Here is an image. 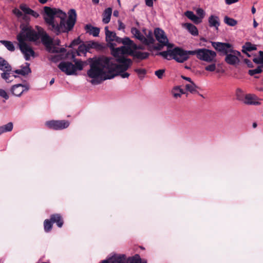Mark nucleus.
Returning a JSON list of instances; mask_svg holds the SVG:
<instances>
[{"label":"nucleus","instance_id":"f257e3e1","mask_svg":"<svg viewBox=\"0 0 263 263\" xmlns=\"http://www.w3.org/2000/svg\"><path fill=\"white\" fill-rule=\"evenodd\" d=\"M117 62L113 59L105 57L91 60L90 69L87 72L88 77L91 79L89 81L93 85H97L118 74L122 78H128L129 74L125 71L130 67V61Z\"/></svg>","mask_w":263,"mask_h":263},{"label":"nucleus","instance_id":"f03ea898","mask_svg":"<svg viewBox=\"0 0 263 263\" xmlns=\"http://www.w3.org/2000/svg\"><path fill=\"white\" fill-rule=\"evenodd\" d=\"M44 20L48 30L57 35L71 30L76 23L77 14L75 10L70 9L66 20V13L60 9L44 7Z\"/></svg>","mask_w":263,"mask_h":263},{"label":"nucleus","instance_id":"7ed1b4c3","mask_svg":"<svg viewBox=\"0 0 263 263\" xmlns=\"http://www.w3.org/2000/svg\"><path fill=\"white\" fill-rule=\"evenodd\" d=\"M105 31L106 40L110 44L111 54L116 59V61L125 63L126 61H129L130 66L132 61L126 57L132 54L134 50L140 49V47H138L129 37H119L115 32L109 31L107 26L105 27Z\"/></svg>","mask_w":263,"mask_h":263},{"label":"nucleus","instance_id":"20e7f679","mask_svg":"<svg viewBox=\"0 0 263 263\" xmlns=\"http://www.w3.org/2000/svg\"><path fill=\"white\" fill-rule=\"evenodd\" d=\"M22 27V31L17 35V40L20 50L25 60L28 61L31 57H34V52L30 45L26 43V41H36L39 39V35L35 30L27 25Z\"/></svg>","mask_w":263,"mask_h":263},{"label":"nucleus","instance_id":"39448f33","mask_svg":"<svg viewBox=\"0 0 263 263\" xmlns=\"http://www.w3.org/2000/svg\"><path fill=\"white\" fill-rule=\"evenodd\" d=\"M192 52L193 51L184 50L180 48H175L160 52L158 54L167 60L174 59L177 62L183 63L189 58L190 55H192Z\"/></svg>","mask_w":263,"mask_h":263},{"label":"nucleus","instance_id":"423d86ee","mask_svg":"<svg viewBox=\"0 0 263 263\" xmlns=\"http://www.w3.org/2000/svg\"><path fill=\"white\" fill-rule=\"evenodd\" d=\"M20 8L21 10L17 8L14 9L13 12L21 22V28L22 29V27H23L27 25L32 29L28 24L30 18L28 15H30L35 18H37L39 16V13L24 4L21 5Z\"/></svg>","mask_w":263,"mask_h":263},{"label":"nucleus","instance_id":"0eeeda50","mask_svg":"<svg viewBox=\"0 0 263 263\" xmlns=\"http://www.w3.org/2000/svg\"><path fill=\"white\" fill-rule=\"evenodd\" d=\"M37 31L35 32L38 34L39 39L41 37L43 44L45 46L47 50L51 53H65L66 49L64 48H59L52 43L49 36L44 31L41 27H37Z\"/></svg>","mask_w":263,"mask_h":263},{"label":"nucleus","instance_id":"6e6552de","mask_svg":"<svg viewBox=\"0 0 263 263\" xmlns=\"http://www.w3.org/2000/svg\"><path fill=\"white\" fill-rule=\"evenodd\" d=\"M83 66L84 64L81 61H76L75 64L68 61H62L58 65L59 68L68 76L76 74L78 70H82Z\"/></svg>","mask_w":263,"mask_h":263},{"label":"nucleus","instance_id":"1a4fd4ad","mask_svg":"<svg viewBox=\"0 0 263 263\" xmlns=\"http://www.w3.org/2000/svg\"><path fill=\"white\" fill-rule=\"evenodd\" d=\"M142 32L145 36L136 28L133 27L131 29V32L134 37L139 40L142 43L145 45L153 44L155 40L153 37V33L151 30L143 29Z\"/></svg>","mask_w":263,"mask_h":263},{"label":"nucleus","instance_id":"9d476101","mask_svg":"<svg viewBox=\"0 0 263 263\" xmlns=\"http://www.w3.org/2000/svg\"><path fill=\"white\" fill-rule=\"evenodd\" d=\"M192 55H196L197 58L203 61L208 63L216 62V53L211 50L206 48L198 49L193 50Z\"/></svg>","mask_w":263,"mask_h":263},{"label":"nucleus","instance_id":"9b49d317","mask_svg":"<svg viewBox=\"0 0 263 263\" xmlns=\"http://www.w3.org/2000/svg\"><path fill=\"white\" fill-rule=\"evenodd\" d=\"M52 223H56L58 227L61 228L63 224L61 216L59 214H53L51 216L50 220L46 219L44 222V230L49 232L52 229Z\"/></svg>","mask_w":263,"mask_h":263},{"label":"nucleus","instance_id":"f8f14e48","mask_svg":"<svg viewBox=\"0 0 263 263\" xmlns=\"http://www.w3.org/2000/svg\"><path fill=\"white\" fill-rule=\"evenodd\" d=\"M45 126L53 130H62L69 126V122L66 120H50L45 123Z\"/></svg>","mask_w":263,"mask_h":263},{"label":"nucleus","instance_id":"ddd939ff","mask_svg":"<svg viewBox=\"0 0 263 263\" xmlns=\"http://www.w3.org/2000/svg\"><path fill=\"white\" fill-rule=\"evenodd\" d=\"M212 45L215 49L225 55L233 50L232 45L230 43L212 42Z\"/></svg>","mask_w":263,"mask_h":263},{"label":"nucleus","instance_id":"4468645a","mask_svg":"<svg viewBox=\"0 0 263 263\" xmlns=\"http://www.w3.org/2000/svg\"><path fill=\"white\" fill-rule=\"evenodd\" d=\"M154 33L156 40L163 46L172 47V45L168 43V39L164 31L159 28H157L154 30Z\"/></svg>","mask_w":263,"mask_h":263},{"label":"nucleus","instance_id":"2eb2a0df","mask_svg":"<svg viewBox=\"0 0 263 263\" xmlns=\"http://www.w3.org/2000/svg\"><path fill=\"white\" fill-rule=\"evenodd\" d=\"M240 55V52L235 50H232L230 52L226 55L225 61L230 65H233L236 64L239 62L238 58Z\"/></svg>","mask_w":263,"mask_h":263},{"label":"nucleus","instance_id":"dca6fc26","mask_svg":"<svg viewBox=\"0 0 263 263\" xmlns=\"http://www.w3.org/2000/svg\"><path fill=\"white\" fill-rule=\"evenodd\" d=\"M29 89V86L27 84H17L13 85L10 91L13 96L20 97L23 92H27Z\"/></svg>","mask_w":263,"mask_h":263},{"label":"nucleus","instance_id":"f3484780","mask_svg":"<svg viewBox=\"0 0 263 263\" xmlns=\"http://www.w3.org/2000/svg\"><path fill=\"white\" fill-rule=\"evenodd\" d=\"M243 103L246 104L251 105L260 104L259 98L256 95L251 93L245 95Z\"/></svg>","mask_w":263,"mask_h":263},{"label":"nucleus","instance_id":"a211bd4d","mask_svg":"<svg viewBox=\"0 0 263 263\" xmlns=\"http://www.w3.org/2000/svg\"><path fill=\"white\" fill-rule=\"evenodd\" d=\"M108 263H127L125 254H115L107 259Z\"/></svg>","mask_w":263,"mask_h":263},{"label":"nucleus","instance_id":"6ab92c4d","mask_svg":"<svg viewBox=\"0 0 263 263\" xmlns=\"http://www.w3.org/2000/svg\"><path fill=\"white\" fill-rule=\"evenodd\" d=\"M208 22L210 27L214 28L216 31L218 30V28L220 26V20L218 16L211 15L209 17Z\"/></svg>","mask_w":263,"mask_h":263},{"label":"nucleus","instance_id":"aec40b11","mask_svg":"<svg viewBox=\"0 0 263 263\" xmlns=\"http://www.w3.org/2000/svg\"><path fill=\"white\" fill-rule=\"evenodd\" d=\"M171 93L175 99H178L185 94V91L180 86H176L172 88Z\"/></svg>","mask_w":263,"mask_h":263},{"label":"nucleus","instance_id":"412c9836","mask_svg":"<svg viewBox=\"0 0 263 263\" xmlns=\"http://www.w3.org/2000/svg\"><path fill=\"white\" fill-rule=\"evenodd\" d=\"M188 31L193 35L197 36L198 34V30L197 27L191 23H184L182 25Z\"/></svg>","mask_w":263,"mask_h":263},{"label":"nucleus","instance_id":"4be33fe9","mask_svg":"<svg viewBox=\"0 0 263 263\" xmlns=\"http://www.w3.org/2000/svg\"><path fill=\"white\" fill-rule=\"evenodd\" d=\"M111 14V8L109 7L105 9L103 13L102 22L103 23L108 24L110 22Z\"/></svg>","mask_w":263,"mask_h":263},{"label":"nucleus","instance_id":"5701e85b","mask_svg":"<svg viewBox=\"0 0 263 263\" xmlns=\"http://www.w3.org/2000/svg\"><path fill=\"white\" fill-rule=\"evenodd\" d=\"M184 15L186 16L189 19L193 21L194 23L198 24L201 23L200 18H198L197 15H196L193 12L191 11H186L184 13Z\"/></svg>","mask_w":263,"mask_h":263},{"label":"nucleus","instance_id":"b1692460","mask_svg":"<svg viewBox=\"0 0 263 263\" xmlns=\"http://www.w3.org/2000/svg\"><path fill=\"white\" fill-rule=\"evenodd\" d=\"M85 28L87 32L93 36H98L99 34L100 29L98 27H95L91 25L87 24L85 26Z\"/></svg>","mask_w":263,"mask_h":263},{"label":"nucleus","instance_id":"393cba45","mask_svg":"<svg viewBox=\"0 0 263 263\" xmlns=\"http://www.w3.org/2000/svg\"><path fill=\"white\" fill-rule=\"evenodd\" d=\"M185 88L186 91L191 93H196L198 92V87L193 82H191L185 85Z\"/></svg>","mask_w":263,"mask_h":263},{"label":"nucleus","instance_id":"a878e982","mask_svg":"<svg viewBox=\"0 0 263 263\" xmlns=\"http://www.w3.org/2000/svg\"><path fill=\"white\" fill-rule=\"evenodd\" d=\"M0 70L2 71H11V66L4 58L0 57Z\"/></svg>","mask_w":263,"mask_h":263},{"label":"nucleus","instance_id":"bb28decb","mask_svg":"<svg viewBox=\"0 0 263 263\" xmlns=\"http://www.w3.org/2000/svg\"><path fill=\"white\" fill-rule=\"evenodd\" d=\"M14 73L22 76H25L31 72V70L29 68V64L26 63V65L22 67V68L15 70Z\"/></svg>","mask_w":263,"mask_h":263},{"label":"nucleus","instance_id":"cd10ccee","mask_svg":"<svg viewBox=\"0 0 263 263\" xmlns=\"http://www.w3.org/2000/svg\"><path fill=\"white\" fill-rule=\"evenodd\" d=\"M1 74V77L5 81V82L7 83H11L13 80V78H16L15 76H11L9 72L10 71H3Z\"/></svg>","mask_w":263,"mask_h":263},{"label":"nucleus","instance_id":"c85d7f7f","mask_svg":"<svg viewBox=\"0 0 263 263\" xmlns=\"http://www.w3.org/2000/svg\"><path fill=\"white\" fill-rule=\"evenodd\" d=\"M127 263H147L146 260L142 261L140 256L136 254L133 257H126Z\"/></svg>","mask_w":263,"mask_h":263},{"label":"nucleus","instance_id":"c756f323","mask_svg":"<svg viewBox=\"0 0 263 263\" xmlns=\"http://www.w3.org/2000/svg\"><path fill=\"white\" fill-rule=\"evenodd\" d=\"M13 125L12 122H9L8 123L0 126V135L2 134L11 132L13 129Z\"/></svg>","mask_w":263,"mask_h":263},{"label":"nucleus","instance_id":"7c9ffc66","mask_svg":"<svg viewBox=\"0 0 263 263\" xmlns=\"http://www.w3.org/2000/svg\"><path fill=\"white\" fill-rule=\"evenodd\" d=\"M256 45L251 44L250 42H247L242 46V52L243 53H246V51H251L256 50Z\"/></svg>","mask_w":263,"mask_h":263},{"label":"nucleus","instance_id":"2f4dec72","mask_svg":"<svg viewBox=\"0 0 263 263\" xmlns=\"http://www.w3.org/2000/svg\"><path fill=\"white\" fill-rule=\"evenodd\" d=\"M0 43L3 45L10 51H13L15 50L14 44L11 41L0 40Z\"/></svg>","mask_w":263,"mask_h":263},{"label":"nucleus","instance_id":"473e14b6","mask_svg":"<svg viewBox=\"0 0 263 263\" xmlns=\"http://www.w3.org/2000/svg\"><path fill=\"white\" fill-rule=\"evenodd\" d=\"M224 22L230 26H234L237 24V21L228 16H225L224 18Z\"/></svg>","mask_w":263,"mask_h":263},{"label":"nucleus","instance_id":"72a5a7b5","mask_svg":"<svg viewBox=\"0 0 263 263\" xmlns=\"http://www.w3.org/2000/svg\"><path fill=\"white\" fill-rule=\"evenodd\" d=\"M236 93L237 99L243 102L245 95L243 90L240 88H237Z\"/></svg>","mask_w":263,"mask_h":263},{"label":"nucleus","instance_id":"f704fd0d","mask_svg":"<svg viewBox=\"0 0 263 263\" xmlns=\"http://www.w3.org/2000/svg\"><path fill=\"white\" fill-rule=\"evenodd\" d=\"M263 66H258L256 69L249 70L248 72L250 76H254L255 74L260 73L262 72Z\"/></svg>","mask_w":263,"mask_h":263},{"label":"nucleus","instance_id":"c9c22d12","mask_svg":"<svg viewBox=\"0 0 263 263\" xmlns=\"http://www.w3.org/2000/svg\"><path fill=\"white\" fill-rule=\"evenodd\" d=\"M149 55V53L146 52H137L135 53V56L138 59H145L147 58Z\"/></svg>","mask_w":263,"mask_h":263},{"label":"nucleus","instance_id":"e433bc0d","mask_svg":"<svg viewBox=\"0 0 263 263\" xmlns=\"http://www.w3.org/2000/svg\"><path fill=\"white\" fill-rule=\"evenodd\" d=\"M87 51V49L85 45H81L79 46L77 53L78 55H80L81 53H85Z\"/></svg>","mask_w":263,"mask_h":263},{"label":"nucleus","instance_id":"4c0bfd02","mask_svg":"<svg viewBox=\"0 0 263 263\" xmlns=\"http://www.w3.org/2000/svg\"><path fill=\"white\" fill-rule=\"evenodd\" d=\"M63 57L61 55H51L49 57V59L53 62L56 63L61 60Z\"/></svg>","mask_w":263,"mask_h":263},{"label":"nucleus","instance_id":"58836bf2","mask_svg":"<svg viewBox=\"0 0 263 263\" xmlns=\"http://www.w3.org/2000/svg\"><path fill=\"white\" fill-rule=\"evenodd\" d=\"M196 13L198 15V17L200 18L201 22H202V18L204 17L205 15L204 11L201 8H198L196 11Z\"/></svg>","mask_w":263,"mask_h":263},{"label":"nucleus","instance_id":"ea45409f","mask_svg":"<svg viewBox=\"0 0 263 263\" xmlns=\"http://www.w3.org/2000/svg\"><path fill=\"white\" fill-rule=\"evenodd\" d=\"M216 66L215 63H212L210 65H208L205 67V69L206 71L213 72L216 70Z\"/></svg>","mask_w":263,"mask_h":263},{"label":"nucleus","instance_id":"a19ab883","mask_svg":"<svg viewBox=\"0 0 263 263\" xmlns=\"http://www.w3.org/2000/svg\"><path fill=\"white\" fill-rule=\"evenodd\" d=\"M164 72V69H159L155 72V74L158 77V78L160 79L162 78Z\"/></svg>","mask_w":263,"mask_h":263},{"label":"nucleus","instance_id":"79ce46f5","mask_svg":"<svg viewBox=\"0 0 263 263\" xmlns=\"http://www.w3.org/2000/svg\"><path fill=\"white\" fill-rule=\"evenodd\" d=\"M135 71L138 74L139 77H143L146 73L145 70L142 68L136 69Z\"/></svg>","mask_w":263,"mask_h":263},{"label":"nucleus","instance_id":"37998d69","mask_svg":"<svg viewBox=\"0 0 263 263\" xmlns=\"http://www.w3.org/2000/svg\"><path fill=\"white\" fill-rule=\"evenodd\" d=\"M0 96L5 99L6 100L8 99L9 96L6 91L2 89H0Z\"/></svg>","mask_w":263,"mask_h":263},{"label":"nucleus","instance_id":"c03bdc74","mask_svg":"<svg viewBox=\"0 0 263 263\" xmlns=\"http://www.w3.org/2000/svg\"><path fill=\"white\" fill-rule=\"evenodd\" d=\"M253 62L256 64H262V60H261L260 57L257 58H254L253 59Z\"/></svg>","mask_w":263,"mask_h":263},{"label":"nucleus","instance_id":"a18cd8bd","mask_svg":"<svg viewBox=\"0 0 263 263\" xmlns=\"http://www.w3.org/2000/svg\"><path fill=\"white\" fill-rule=\"evenodd\" d=\"M238 0H225L226 3L227 5H231L232 4L237 2Z\"/></svg>","mask_w":263,"mask_h":263},{"label":"nucleus","instance_id":"49530a36","mask_svg":"<svg viewBox=\"0 0 263 263\" xmlns=\"http://www.w3.org/2000/svg\"><path fill=\"white\" fill-rule=\"evenodd\" d=\"M118 24H119V27H118L119 30L124 29L125 25L120 21H118Z\"/></svg>","mask_w":263,"mask_h":263},{"label":"nucleus","instance_id":"de8ad7c7","mask_svg":"<svg viewBox=\"0 0 263 263\" xmlns=\"http://www.w3.org/2000/svg\"><path fill=\"white\" fill-rule=\"evenodd\" d=\"M245 62L248 65L249 67H253V65L250 60H249L248 59H245Z\"/></svg>","mask_w":263,"mask_h":263},{"label":"nucleus","instance_id":"09e8293b","mask_svg":"<svg viewBox=\"0 0 263 263\" xmlns=\"http://www.w3.org/2000/svg\"><path fill=\"white\" fill-rule=\"evenodd\" d=\"M181 78L184 79V80H185L186 81H187L189 82V83H191V82H193L191 80V79L189 77H185L184 76H181Z\"/></svg>","mask_w":263,"mask_h":263},{"label":"nucleus","instance_id":"8fccbe9b","mask_svg":"<svg viewBox=\"0 0 263 263\" xmlns=\"http://www.w3.org/2000/svg\"><path fill=\"white\" fill-rule=\"evenodd\" d=\"M79 44V41L78 40H74L72 42V43L70 44V46L72 47L73 46H75L76 45H78Z\"/></svg>","mask_w":263,"mask_h":263},{"label":"nucleus","instance_id":"3c124183","mask_svg":"<svg viewBox=\"0 0 263 263\" xmlns=\"http://www.w3.org/2000/svg\"><path fill=\"white\" fill-rule=\"evenodd\" d=\"M119 11L118 10H115L113 12L114 16L118 17L119 16Z\"/></svg>","mask_w":263,"mask_h":263},{"label":"nucleus","instance_id":"603ef678","mask_svg":"<svg viewBox=\"0 0 263 263\" xmlns=\"http://www.w3.org/2000/svg\"><path fill=\"white\" fill-rule=\"evenodd\" d=\"M259 55L261 60H262L263 62V51H260L259 52Z\"/></svg>","mask_w":263,"mask_h":263},{"label":"nucleus","instance_id":"864d4df0","mask_svg":"<svg viewBox=\"0 0 263 263\" xmlns=\"http://www.w3.org/2000/svg\"><path fill=\"white\" fill-rule=\"evenodd\" d=\"M258 23H257V22L256 21V20L255 19L253 20V27L254 28H256L258 26Z\"/></svg>","mask_w":263,"mask_h":263},{"label":"nucleus","instance_id":"5fc2aeb1","mask_svg":"<svg viewBox=\"0 0 263 263\" xmlns=\"http://www.w3.org/2000/svg\"><path fill=\"white\" fill-rule=\"evenodd\" d=\"M38 1L40 3H41L42 4H44L47 2L48 0H38Z\"/></svg>","mask_w":263,"mask_h":263},{"label":"nucleus","instance_id":"6e6d98bb","mask_svg":"<svg viewBox=\"0 0 263 263\" xmlns=\"http://www.w3.org/2000/svg\"><path fill=\"white\" fill-rule=\"evenodd\" d=\"M251 11L253 14H254L256 12V9L254 7H252L251 9Z\"/></svg>","mask_w":263,"mask_h":263},{"label":"nucleus","instance_id":"4d7b16f0","mask_svg":"<svg viewBox=\"0 0 263 263\" xmlns=\"http://www.w3.org/2000/svg\"><path fill=\"white\" fill-rule=\"evenodd\" d=\"M92 2L95 4H98L99 3V0H92Z\"/></svg>","mask_w":263,"mask_h":263},{"label":"nucleus","instance_id":"13d9d810","mask_svg":"<svg viewBox=\"0 0 263 263\" xmlns=\"http://www.w3.org/2000/svg\"><path fill=\"white\" fill-rule=\"evenodd\" d=\"M54 82V79L53 78L52 79L50 82H49V84L50 85H51L52 84H53V83Z\"/></svg>","mask_w":263,"mask_h":263},{"label":"nucleus","instance_id":"bf43d9fd","mask_svg":"<svg viewBox=\"0 0 263 263\" xmlns=\"http://www.w3.org/2000/svg\"><path fill=\"white\" fill-rule=\"evenodd\" d=\"M100 263H108V260L107 259L104 260L102 261Z\"/></svg>","mask_w":263,"mask_h":263},{"label":"nucleus","instance_id":"052dcab7","mask_svg":"<svg viewBox=\"0 0 263 263\" xmlns=\"http://www.w3.org/2000/svg\"><path fill=\"white\" fill-rule=\"evenodd\" d=\"M252 126L253 128H256L257 127V124L256 123H253Z\"/></svg>","mask_w":263,"mask_h":263},{"label":"nucleus","instance_id":"680f3d73","mask_svg":"<svg viewBox=\"0 0 263 263\" xmlns=\"http://www.w3.org/2000/svg\"><path fill=\"white\" fill-rule=\"evenodd\" d=\"M60 42V41H59V40H57V41H55L56 44H57V45H59Z\"/></svg>","mask_w":263,"mask_h":263},{"label":"nucleus","instance_id":"e2e57ef3","mask_svg":"<svg viewBox=\"0 0 263 263\" xmlns=\"http://www.w3.org/2000/svg\"><path fill=\"white\" fill-rule=\"evenodd\" d=\"M248 51H246V53H245L248 57H250V55L249 54V53H248L247 52Z\"/></svg>","mask_w":263,"mask_h":263},{"label":"nucleus","instance_id":"0e129e2a","mask_svg":"<svg viewBox=\"0 0 263 263\" xmlns=\"http://www.w3.org/2000/svg\"><path fill=\"white\" fill-rule=\"evenodd\" d=\"M185 68H186V69H189V68H189V67H187V66H185Z\"/></svg>","mask_w":263,"mask_h":263},{"label":"nucleus","instance_id":"69168bd1","mask_svg":"<svg viewBox=\"0 0 263 263\" xmlns=\"http://www.w3.org/2000/svg\"><path fill=\"white\" fill-rule=\"evenodd\" d=\"M118 2L119 3H120V0H118Z\"/></svg>","mask_w":263,"mask_h":263},{"label":"nucleus","instance_id":"338daca9","mask_svg":"<svg viewBox=\"0 0 263 263\" xmlns=\"http://www.w3.org/2000/svg\"><path fill=\"white\" fill-rule=\"evenodd\" d=\"M42 263H47V262H42Z\"/></svg>","mask_w":263,"mask_h":263}]
</instances>
